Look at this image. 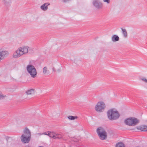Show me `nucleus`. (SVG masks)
Listing matches in <instances>:
<instances>
[{"mask_svg":"<svg viewBox=\"0 0 147 147\" xmlns=\"http://www.w3.org/2000/svg\"><path fill=\"white\" fill-rule=\"evenodd\" d=\"M3 1L4 4L7 7L9 6L11 3V0H3Z\"/></svg>","mask_w":147,"mask_h":147,"instance_id":"nucleus-16","label":"nucleus"},{"mask_svg":"<svg viewBox=\"0 0 147 147\" xmlns=\"http://www.w3.org/2000/svg\"><path fill=\"white\" fill-rule=\"evenodd\" d=\"M9 138V137H7L6 138V140L7 141L8 139Z\"/></svg>","mask_w":147,"mask_h":147,"instance_id":"nucleus-29","label":"nucleus"},{"mask_svg":"<svg viewBox=\"0 0 147 147\" xmlns=\"http://www.w3.org/2000/svg\"><path fill=\"white\" fill-rule=\"evenodd\" d=\"M43 134L44 135H47L50 137L53 138V136H54V131H47L43 132Z\"/></svg>","mask_w":147,"mask_h":147,"instance_id":"nucleus-14","label":"nucleus"},{"mask_svg":"<svg viewBox=\"0 0 147 147\" xmlns=\"http://www.w3.org/2000/svg\"><path fill=\"white\" fill-rule=\"evenodd\" d=\"M34 90L33 89H31L28 90L26 92V93L27 94H31L34 93Z\"/></svg>","mask_w":147,"mask_h":147,"instance_id":"nucleus-19","label":"nucleus"},{"mask_svg":"<svg viewBox=\"0 0 147 147\" xmlns=\"http://www.w3.org/2000/svg\"><path fill=\"white\" fill-rule=\"evenodd\" d=\"M20 50L21 53L22 55L27 53L28 52L29 47L28 46H24L18 48Z\"/></svg>","mask_w":147,"mask_h":147,"instance_id":"nucleus-10","label":"nucleus"},{"mask_svg":"<svg viewBox=\"0 0 147 147\" xmlns=\"http://www.w3.org/2000/svg\"><path fill=\"white\" fill-rule=\"evenodd\" d=\"M96 132L100 138L102 140L107 138V133L105 129L101 127H99L96 129Z\"/></svg>","mask_w":147,"mask_h":147,"instance_id":"nucleus-2","label":"nucleus"},{"mask_svg":"<svg viewBox=\"0 0 147 147\" xmlns=\"http://www.w3.org/2000/svg\"><path fill=\"white\" fill-rule=\"evenodd\" d=\"M105 107V104L103 102H99L97 103L95 107V110L98 112H102Z\"/></svg>","mask_w":147,"mask_h":147,"instance_id":"nucleus-5","label":"nucleus"},{"mask_svg":"<svg viewBox=\"0 0 147 147\" xmlns=\"http://www.w3.org/2000/svg\"><path fill=\"white\" fill-rule=\"evenodd\" d=\"M21 136L31 137V132L27 128H26L24 130L23 134Z\"/></svg>","mask_w":147,"mask_h":147,"instance_id":"nucleus-11","label":"nucleus"},{"mask_svg":"<svg viewBox=\"0 0 147 147\" xmlns=\"http://www.w3.org/2000/svg\"><path fill=\"white\" fill-rule=\"evenodd\" d=\"M50 5V3H46L41 5L40 8L43 11H46L48 9V6Z\"/></svg>","mask_w":147,"mask_h":147,"instance_id":"nucleus-13","label":"nucleus"},{"mask_svg":"<svg viewBox=\"0 0 147 147\" xmlns=\"http://www.w3.org/2000/svg\"><path fill=\"white\" fill-rule=\"evenodd\" d=\"M53 139H61V140H65L66 139L63 137L62 134L60 132H57L54 131Z\"/></svg>","mask_w":147,"mask_h":147,"instance_id":"nucleus-6","label":"nucleus"},{"mask_svg":"<svg viewBox=\"0 0 147 147\" xmlns=\"http://www.w3.org/2000/svg\"><path fill=\"white\" fill-rule=\"evenodd\" d=\"M27 69L31 77L34 78L37 74L36 70L34 67L32 65H28L27 66Z\"/></svg>","mask_w":147,"mask_h":147,"instance_id":"nucleus-4","label":"nucleus"},{"mask_svg":"<svg viewBox=\"0 0 147 147\" xmlns=\"http://www.w3.org/2000/svg\"><path fill=\"white\" fill-rule=\"evenodd\" d=\"M92 3L94 7L97 9H100L102 6V3L99 0H94Z\"/></svg>","mask_w":147,"mask_h":147,"instance_id":"nucleus-7","label":"nucleus"},{"mask_svg":"<svg viewBox=\"0 0 147 147\" xmlns=\"http://www.w3.org/2000/svg\"><path fill=\"white\" fill-rule=\"evenodd\" d=\"M6 95H1L0 94V99H3L4 97H6Z\"/></svg>","mask_w":147,"mask_h":147,"instance_id":"nucleus-25","label":"nucleus"},{"mask_svg":"<svg viewBox=\"0 0 147 147\" xmlns=\"http://www.w3.org/2000/svg\"><path fill=\"white\" fill-rule=\"evenodd\" d=\"M108 119L111 120H116L118 119L120 115L117 110L114 109H111L107 112Z\"/></svg>","mask_w":147,"mask_h":147,"instance_id":"nucleus-1","label":"nucleus"},{"mask_svg":"<svg viewBox=\"0 0 147 147\" xmlns=\"http://www.w3.org/2000/svg\"><path fill=\"white\" fill-rule=\"evenodd\" d=\"M70 0H63V2H66L67 1H69Z\"/></svg>","mask_w":147,"mask_h":147,"instance_id":"nucleus-28","label":"nucleus"},{"mask_svg":"<svg viewBox=\"0 0 147 147\" xmlns=\"http://www.w3.org/2000/svg\"><path fill=\"white\" fill-rule=\"evenodd\" d=\"M119 37L116 35H113L111 38V40L113 42H115L118 41L119 40Z\"/></svg>","mask_w":147,"mask_h":147,"instance_id":"nucleus-17","label":"nucleus"},{"mask_svg":"<svg viewBox=\"0 0 147 147\" xmlns=\"http://www.w3.org/2000/svg\"><path fill=\"white\" fill-rule=\"evenodd\" d=\"M139 122V120L134 117H130L125 120L124 123L126 125L129 126H134Z\"/></svg>","mask_w":147,"mask_h":147,"instance_id":"nucleus-3","label":"nucleus"},{"mask_svg":"<svg viewBox=\"0 0 147 147\" xmlns=\"http://www.w3.org/2000/svg\"><path fill=\"white\" fill-rule=\"evenodd\" d=\"M103 1L104 2H107L108 3H109L110 2V0H103Z\"/></svg>","mask_w":147,"mask_h":147,"instance_id":"nucleus-26","label":"nucleus"},{"mask_svg":"<svg viewBox=\"0 0 147 147\" xmlns=\"http://www.w3.org/2000/svg\"><path fill=\"white\" fill-rule=\"evenodd\" d=\"M121 29L124 37L126 38L127 36V34L126 30L125 29H123L122 28H121Z\"/></svg>","mask_w":147,"mask_h":147,"instance_id":"nucleus-18","label":"nucleus"},{"mask_svg":"<svg viewBox=\"0 0 147 147\" xmlns=\"http://www.w3.org/2000/svg\"><path fill=\"white\" fill-rule=\"evenodd\" d=\"M49 71L48 70L47 68L46 67H44L43 69V73L44 74H46Z\"/></svg>","mask_w":147,"mask_h":147,"instance_id":"nucleus-22","label":"nucleus"},{"mask_svg":"<svg viewBox=\"0 0 147 147\" xmlns=\"http://www.w3.org/2000/svg\"><path fill=\"white\" fill-rule=\"evenodd\" d=\"M20 139L22 142L23 143H28L29 142L31 139V137L21 136Z\"/></svg>","mask_w":147,"mask_h":147,"instance_id":"nucleus-8","label":"nucleus"},{"mask_svg":"<svg viewBox=\"0 0 147 147\" xmlns=\"http://www.w3.org/2000/svg\"><path fill=\"white\" fill-rule=\"evenodd\" d=\"M137 129L144 131H147V126L145 125H141L138 127Z\"/></svg>","mask_w":147,"mask_h":147,"instance_id":"nucleus-15","label":"nucleus"},{"mask_svg":"<svg viewBox=\"0 0 147 147\" xmlns=\"http://www.w3.org/2000/svg\"><path fill=\"white\" fill-rule=\"evenodd\" d=\"M24 147H31L29 145H27L25 146Z\"/></svg>","mask_w":147,"mask_h":147,"instance_id":"nucleus-30","label":"nucleus"},{"mask_svg":"<svg viewBox=\"0 0 147 147\" xmlns=\"http://www.w3.org/2000/svg\"><path fill=\"white\" fill-rule=\"evenodd\" d=\"M8 55V52L7 51H3L0 52V62L2 59L4 57H7Z\"/></svg>","mask_w":147,"mask_h":147,"instance_id":"nucleus-12","label":"nucleus"},{"mask_svg":"<svg viewBox=\"0 0 147 147\" xmlns=\"http://www.w3.org/2000/svg\"><path fill=\"white\" fill-rule=\"evenodd\" d=\"M43 133H37L36 134V135H38L39 136H40L42 135H43Z\"/></svg>","mask_w":147,"mask_h":147,"instance_id":"nucleus-27","label":"nucleus"},{"mask_svg":"<svg viewBox=\"0 0 147 147\" xmlns=\"http://www.w3.org/2000/svg\"><path fill=\"white\" fill-rule=\"evenodd\" d=\"M141 80L147 83V80L145 78H141Z\"/></svg>","mask_w":147,"mask_h":147,"instance_id":"nucleus-24","label":"nucleus"},{"mask_svg":"<svg viewBox=\"0 0 147 147\" xmlns=\"http://www.w3.org/2000/svg\"><path fill=\"white\" fill-rule=\"evenodd\" d=\"M71 140L75 142H77L78 141V139L75 137L72 138Z\"/></svg>","mask_w":147,"mask_h":147,"instance_id":"nucleus-23","label":"nucleus"},{"mask_svg":"<svg viewBox=\"0 0 147 147\" xmlns=\"http://www.w3.org/2000/svg\"><path fill=\"white\" fill-rule=\"evenodd\" d=\"M115 147H125V146L123 143L119 142L116 144Z\"/></svg>","mask_w":147,"mask_h":147,"instance_id":"nucleus-20","label":"nucleus"},{"mask_svg":"<svg viewBox=\"0 0 147 147\" xmlns=\"http://www.w3.org/2000/svg\"><path fill=\"white\" fill-rule=\"evenodd\" d=\"M22 55L20 50L18 48L16 51L13 53V57L14 58H18L21 57Z\"/></svg>","mask_w":147,"mask_h":147,"instance_id":"nucleus-9","label":"nucleus"},{"mask_svg":"<svg viewBox=\"0 0 147 147\" xmlns=\"http://www.w3.org/2000/svg\"><path fill=\"white\" fill-rule=\"evenodd\" d=\"M78 117L77 116H69L68 117V118L70 120H74L75 119H77Z\"/></svg>","mask_w":147,"mask_h":147,"instance_id":"nucleus-21","label":"nucleus"}]
</instances>
